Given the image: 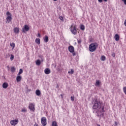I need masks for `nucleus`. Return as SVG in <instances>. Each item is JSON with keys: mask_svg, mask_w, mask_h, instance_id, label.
Segmentation results:
<instances>
[{"mask_svg": "<svg viewBox=\"0 0 126 126\" xmlns=\"http://www.w3.org/2000/svg\"><path fill=\"white\" fill-rule=\"evenodd\" d=\"M68 51L70 53H73L74 52V47L72 46H70L68 47Z\"/></svg>", "mask_w": 126, "mask_h": 126, "instance_id": "10", "label": "nucleus"}, {"mask_svg": "<svg viewBox=\"0 0 126 126\" xmlns=\"http://www.w3.org/2000/svg\"><path fill=\"white\" fill-rule=\"evenodd\" d=\"M114 38L115 39V41H119V40H120V35H119L118 34H116Z\"/></svg>", "mask_w": 126, "mask_h": 126, "instance_id": "12", "label": "nucleus"}, {"mask_svg": "<svg viewBox=\"0 0 126 126\" xmlns=\"http://www.w3.org/2000/svg\"><path fill=\"white\" fill-rule=\"evenodd\" d=\"M73 72H74V70L72 69H71L70 71L68 72V73H69V74H73Z\"/></svg>", "mask_w": 126, "mask_h": 126, "instance_id": "24", "label": "nucleus"}, {"mask_svg": "<svg viewBox=\"0 0 126 126\" xmlns=\"http://www.w3.org/2000/svg\"><path fill=\"white\" fill-rule=\"evenodd\" d=\"M78 44H81V39H77Z\"/></svg>", "mask_w": 126, "mask_h": 126, "instance_id": "28", "label": "nucleus"}, {"mask_svg": "<svg viewBox=\"0 0 126 126\" xmlns=\"http://www.w3.org/2000/svg\"><path fill=\"white\" fill-rule=\"evenodd\" d=\"M11 72H15V68L14 67H12L11 68Z\"/></svg>", "mask_w": 126, "mask_h": 126, "instance_id": "25", "label": "nucleus"}, {"mask_svg": "<svg viewBox=\"0 0 126 126\" xmlns=\"http://www.w3.org/2000/svg\"><path fill=\"white\" fill-rule=\"evenodd\" d=\"M43 40L45 43H48V42H49V37H48V35H45L43 38Z\"/></svg>", "mask_w": 126, "mask_h": 126, "instance_id": "13", "label": "nucleus"}, {"mask_svg": "<svg viewBox=\"0 0 126 126\" xmlns=\"http://www.w3.org/2000/svg\"><path fill=\"white\" fill-rule=\"evenodd\" d=\"M70 31H71V33L73 34V35H76L77 33V30H76V27L75 26L72 25L71 27L70 28Z\"/></svg>", "mask_w": 126, "mask_h": 126, "instance_id": "3", "label": "nucleus"}, {"mask_svg": "<svg viewBox=\"0 0 126 126\" xmlns=\"http://www.w3.org/2000/svg\"><path fill=\"white\" fill-rule=\"evenodd\" d=\"M59 19H60V20H63V18L62 16L59 17Z\"/></svg>", "mask_w": 126, "mask_h": 126, "instance_id": "34", "label": "nucleus"}, {"mask_svg": "<svg viewBox=\"0 0 126 126\" xmlns=\"http://www.w3.org/2000/svg\"><path fill=\"white\" fill-rule=\"evenodd\" d=\"M34 126H38L37 124H35Z\"/></svg>", "mask_w": 126, "mask_h": 126, "instance_id": "39", "label": "nucleus"}, {"mask_svg": "<svg viewBox=\"0 0 126 126\" xmlns=\"http://www.w3.org/2000/svg\"><path fill=\"white\" fill-rule=\"evenodd\" d=\"M14 59V56L13 55L11 54L10 58V60L13 61Z\"/></svg>", "mask_w": 126, "mask_h": 126, "instance_id": "26", "label": "nucleus"}, {"mask_svg": "<svg viewBox=\"0 0 126 126\" xmlns=\"http://www.w3.org/2000/svg\"><path fill=\"white\" fill-rule=\"evenodd\" d=\"M104 1H105V2H107V1H108V0H103Z\"/></svg>", "mask_w": 126, "mask_h": 126, "instance_id": "40", "label": "nucleus"}, {"mask_svg": "<svg viewBox=\"0 0 126 126\" xmlns=\"http://www.w3.org/2000/svg\"><path fill=\"white\" fill-rule=\"evenodd\" d=\"M112 56L113 58H115L116 57V54H115V53H112Z\"/></svg>", "mask_w": 126, "mask_h": 126, "instance_id": "31", "label": "nucleus"}, {"mask_svg": "<svg viewBox=\"0 0 126 126\" xmlns=\"http://www.w3.org/2000/svg\"><path fill=\"white\" fill-rule=\"evenodd\" d=\"M100 83H101V82H100V81L97 80L96 81V83H95V86H99V85H100Z\"/></svg>", "mask_w": 126, "mask_h": 126, "instance_id": "19", "label": "nucleus"}, {"mask_svg": "<svg viewBox=\"0 0 126 126\" xmlns=\"http://www.w3.org/2000/svg\"><path fill=\"white\" fill-rule=\"evenodd\" d=\"M29 29H30V28H29L28 25H25L24 26V29H23V33H25V32H27L29 31Z\"/></svg>", "mask_w": 126, "mask_h": 126, "instance_id": "8", "label": "nucleus"}, {"mask_svg": "<svg viewBox=\"0 0 126 126\" xmlns=\"http://www.w3.org/2000/svg\"><path fill=\"white\" fill-rule=\"evenodd\" d=\"M124 2V4L126 5V0H122Z\"/></svg>", "mask_w": 126, "mask_h": 126, "instance_id": "33", "label": "nucleus"}, {"mask_svg": "<svg viewBox=\"0 0 126 126\" xmlns=\"http://www.w3.org/2000/svg\"><path fill=\"white\" fill-rule=\"evenodd\" d=\"M124 25H125V26H126V20H125Z\"/></svg>", "mask_w": 126, "mask_h": 126, "instance_id": "38", "label": "nucleus"}, {"mask_svg": "<svg viewBox=\"0 0 126 126\" xmlns=\"http://www.w3.org/2000/svg\"><path fill=\"white\" fill-rule=\"evenodd\" d=\"M36 65H40L41 64V61L40 60H37L36 62Z\"/></svg>", "mask_w": 126, "mask_h": 126, "instance_id": "22", "label": "nucleus"}, {"mask_svg": "<svg viewBox=\"0 0 126 126\" xmlns=\"http://www.w3.org/2000/svg\"><path fill=\"white\" fill-rule=\"evenodd\" d=\"M80 29L81 30H82V31H84V30H85V27L84 26V25H81Z\"/></svg>", "mask_w": 126, "mask_h": 126, "instance_id": "21", "label": "nucleus"}, {"mask_svg": "<svg viewBox=\"0 0 126 126\" xmlns=\"http://www.w3.org/2000/svg\"><path fill=\"white\" fill-rule=\"evenodd\" d=\"M45 74H50L51 73V69L49 68H46L44 69Z\"/></svg>", "mask_w": 126, "mask_h": 126, "instance_id": "9", "label": "nucleus"}, {"mask_svg": "<svg viewBox=\"0 0 126 126\" xmlns=\"http://www.w3.org/2000/svg\"><path fill=\"white\" fill-rule=\"evenodd\" d=\"M35 94L37 96H40V95H41V91L39 90H37L35 91Z\"/></svg>", "mask_w": 126, "mask_h": 126, "instance_id": "16", "label": "nucleus"}, {"mask_svg": "<svg viewBox=\"0 0 126 126\" xmlns=\"http://www.w3.org/2000/svg\"><path fill=\"white\" fill-rule=\"evenodd\" d=\"M72 55L73 56H76V53H75V52L74 51L73 52H72Z\"/></svg>", "mask_w": 126, "mask_h": 126, "instance_id": "30", "label": "nucleus"}, {"mask_svg": "<svg viewBox=\"0 0 126 126\" xmlns=\"http://www.w3.org/2000/svg\"><path fill=\"white\" fill-rule=\"evenodd\" d=\"M98 2H102L103 1V0H98Z\"/></svg>", "mask_w": 126, "mask_h": 126, "instance_id": "37", "label": "nucleus"}, {"mask_svg": "<svg viewBox=\"0 0 126 126\" xmlns=\"http://www.w3.org/2000/svg\"><path fill=\"white\" fill-rule=\"evenodd\" d=\"M93 109L94 110H98L100 111V113H104L105 110H104V105L102 103H101L100 101L97 100V99H94V105L93 106Z\"/></svg>", "mask_w": 126, "mask_h": 126, "instance_id": "1", "label": "nucleus"}, {"mask_svg": "<svg viewBox=\"0 0 126 126\" xmlns=\"http://www.w3.org/2000/svg\"><path fill=\"white\" fill-rule=\"evenodd\" d=\"M10 46L12 47V50L15 48V43L14 42H12V43H10Z\"/></svg>", "mask_w": 126, "mask_h": 126, "instance_id": "18", "label": "nucleus"}, {"mask_svg": "<svg viewBox=\"0 0 126 126\" xmlns=\"http://www.w3.org/2000/svg\"><path fill=\"white\" fill-rule=\"evenodd\" d=\"M35 43L37 44V45H40L41 43V40H40V38H36L35 40Z\"/></svg>", "mask_w": 126, "mask_h": 126, "instance_id": "17", "label": "nucleus"}, {"mask_svg": "<svg viewBox=\"0 0 126 126\" xmlns=\"http://www.w3.org/2000/svg\"><path fill=\"white\" fill-rule=\"evenodd\" d=\"M6 15H7L6 20L8 23H9V22H10V21H11L12 19V18H11V14L10 13V12L8 11L6 12Z\"/></svg>", "mask_w": 126, "mask_h": 126, "instance_id": "5", "label": "nucleus"}, {"mask_svg": "<svg viewBox=\"0 0 126 126\" xmlns=\"http://www.w3.org/2000/svg\"><path fill=\"white\" fill-rule=\"evenodd\" d=\"M23 72V70L22 69H20L19 72L18 73L19 75L22 74V73Z\"/></svg>", "mask_w": 126, "mask_h": 126, "instance_id": "27", "label": "nucleus"}, {"mask_svg": "<svg viewBox=\"0 0 126 126\" xmlns=\"http://www.w3.org/2000/svg\"><path fill=\"white\" fill-rule=\"evenodd\" d=\"M71 101H74V96H71Z\"/></svg>", "mask_w": 126, "mask_h": 126, "instance_id": "32", "label": "nucleus"}, {"mask_svg": "<svg viewBox=\"0 0 126 126\" xmlns=\"http://www.w3.org/2000/svg\"><path fill=\"white\" fill-rule=\"evenodd\" d=\"M54 1H57L58 0H53Z\"/></svg>", "mask_w": 126, "mask_h": 126, "instance_id": "43", "label": "nucleus"}, {"mask_svg": "<svg viewBox=\"0 0 126 126\" xmlns=\"http://www.w3.org/2000/svg\"><path fill=\"white\" fill-rule=\"evenodd\" d=\"M14 33H16V34L19 33V28H15L14 29Z\"/></svg>", "mask_w": 126, "mask_h": 126, "instance_id": "15", "label": "nucleus"}, {"mask_svg": "<svg viewBox=\"0 0 126 126\" xmlns=\"http://www.w3.org/2000/svg\"><path fill=\"white\" fill-rule=\"evenodd\" d=\"M22 112H26V109L25 108H23L22 109Z\"/></svg>", "mask_w": 126, "mask_h": 126, "instance_id": "29", "label": "nucleus"}, {"mask_svg": "<svg viewBox=\"0 0 126 126\" xmlns=\"http://www.w3.org/2000/svg\"><path fill=\"white\" fill-rule=\"evenodd\" d=\"M101 61H102V62L106 61V57H105V56H102L101 58Z\"/></svg>", "mask_w": 126, "mask_h": 126, "instance_id": "23", "label": "nucleus"}, {"mask_svg": "<svg viewBox=\"0 0 126 126\" xmlns=\"http://www.w3.org/2000/svg\"><path fill=\"white\" fill-rule=\"evenodd\" d=\"M8 70H9V66H7Z\"/></svg>", "mask_w": 126, "mask_h": 126, "instance_id": "41", "label": "nucleus"}, {"mask_svg": "<svg viewBox=\"0 0 126 126\" xmlns=\"http://www.w3.org/2000/svg\"><path fill=\"white\" fill-rule=\"evenodd\" d=\"M118 126V123L115 122V124H114V126Z\"/></svg>", "mask_w": 126, "mask_h": 126, "instance_id": "36", "label": "nucleus"}, {"mask_svg": "<svg viewBox=\"0 0 126 126\" xmlns=\"http://www.w3.org/2000/svg\"><path fill=\"white\" fill-rule=\"evenodd\" d=\"M37 37H38V38H41V34H40V33H38Z\"/></svg>", "mask_w": 126, "mask_h": 126, "instance_id": "35", "label": "nucleus"}, {"mask_svg": "<svg viewBox=\"0 0 126 126\" xmlns=\"http://www.w3.org/2000/svg\"><path fill=\"white\" fill-rule=\"evenodd\" d=\"M2 87L4 88V89H6V88L8 87V84L6 82H4L2 84Z\"/></svg>", "mask_w": 126, "mask_h": 126, "instance_id": "14", "label": "nucleus"}, {"mask_svg": "<svg viewBox=\"0 0 126 126\" xmlns=\"http://www.w3.org/2000/svg\"><path fill=\"white\" fill-rule=\"evenodd\" d=\"M56 88H59V85H57Z\"/></svg>", "mask_w": 126, "mask_h": 126, "instance_id": "42", "label": "nucleus"}, {"mask_svg": "<svg viewBox=\"0 0 126 126\" xmlns=\"http://www.w3.org/2000/svg\"><path fill=\"white\" fill-rule=\"evenodd\" d=\"M29 108L31 112H35V104L33 103H30L29 105Z\"/></svg>", "mask_w": 126, "mask_h": 126, "instance_id": "4", "label": "nucleus"}, {"mask_svg": "<svg viewBox=\"0 0 126 126\" xmlns=\"http://www.w3.org/2000/svg\"><path fill=\"white\" fill-rule=\"evenodd\" d=\"M18 119H15L14 120H12L10 121V124L12 126H16L18 124Z\"/></svg>", "mask_w": 126, "mask_h": 126, "instance_id": "7", "label": "nucleus"}, {"mask_svg": "<svg viewBox=\"0 0 126 126\" xmlns=\"http://www.w3.org/2000/svg\"><path fill=\"white\" fill-rule=\"evenodd\" d=\"M52 126H58V124L56 121H53L52 123Z\"/></svg>", "mask_w": 126, "mask_h": 126, "instance_id": "20", "label": "nucleus"}, {"mask_svg": "<svg viewBox=\"0 0 126 126\" xmlns=\"http://www.w3.org/2000/svg\"><path fill=\"white\" fill-rule=\"evenodd\" d=\"M41 123L42 126H47V118L46 117H42L41 120Z\"/></svg>", "mask_w": 126, "mask_h": 126, "instance_id": "6", "label": "nucleus"}, {"mask_svg": "<svg viewBox=\"0 0 126 126\" xmlns=\"http://www.w3.org/2000/svg\"><path fill=\"white\" fill-rule=\"evenodd\" d=\"M98 48V43L97 42L92 43L89 46V51L91 52H95Z\"/></svg>", "mask_w": 126, "mask_h": 126, "instance_id": "2", "label": "nucleus"}, {"mask_svg": "<svg viewBox=\"0 0 126 126\" xmlns=\"http://www.w3.org/2000/svg\"><path fill=\"white\" fill-rule=\"evenodd\" d=\"M21 79H22V77L20 75H18L16 77V81L17 82H20V81H21Z\"/></svg>", "mask_w": 126, "mask_h": 126, "instance_id": "11", "label": "nucleus"}]
</instances>
